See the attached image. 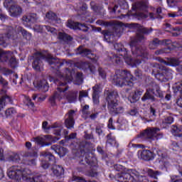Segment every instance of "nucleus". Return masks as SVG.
I'll list each match as a JSON object with an SVG mask.
<instances>
[{"mask_svg":"<svg viewBox=\"0 0 182 182\" xmlns=\"http://www.w3.org/2000/svg\"><path fill=\"white\" fill-rule=\"evenodd\" d=\"M127 25H129L128 27L131 29H136V31L138 32L134 37H131V41L129 42L131 52L133 56H135L136 58H133L129 55V50H127V49L124 48V46L121 43H115L114 48L117 52L119 53V55L124 59L127 64L132 66V68H137V66L140 65L141 62H143V59H147V57L149 56L147 49L140 46V43L146 41L144 35L146 36L150 35L154 29L153 28H149L143 27V26L136 23Z\"/></svg>","mask_w":182,"mask_h":182,"instance_id":"f257e3e1","label":"nucleus"},{"mask_svg":"<svg viewBox=\"0 0 182 182\" xmlns=\"http://www.w3.org/2000/svg\"><path fill=\"white\" fill-rule=\"evenodd\" d=\"M134 76L127 70H117L112 78V83L118 87L128 86L129 88H127V90L129 92L134 86V82L137 79H143V73L141 70L136 69L134 70Z\"/></svg>","mask_w":182,"mask_h":182,"instance_id":"f03ea898","label":"nucleus"},{"mask_svg":"<svg viewBox=\"0 0 182 182\" xmlns=\"http://www.w3.org/2000/svg\"><path fill=\"white\" fill-rule=\"evenodd\" d=\"M73 76H75V70L65 68L64 74L59 75L60 79L64 80V82H62L58 79L54 80V83L58 85V87H57V91L49 98L51 106H56V99L60 98V95L68 90L69 87L68 86V83L73 81Z\"/></svg>","mask_w":182,"mask_h":182,"instance_id":"7ed1b4c3","label":"nucleus"},{"mask_svg":"<svg viewBox=\"0 0 182 182\" xmlns=\"http://www.w3.org/2000/svg\"><path fill=\"white\" fill-rule=\"evenodd\" d=\"M31 174L32 171L21 165L12 166L7 171L8 177L16 181H21L23 179L26 180V182H35L34 176L32 178L28 177V176H31Z\"/></svg>","mask_w":182,"mask_h":182,"instance_id":"20e7f679","label":"nucleus"},{"mask_svg":"<svg viewBox=\"0 0 182 182\" xmlns=\"http://www.w3.org/2000/svg\"><path fill=\"white\" fill-rule=\"evenodd\" d=\"M145 83L146 86H151V87L146 89L145 94L141 98L142 102H146V100H151V102H154L156 100L154 96L160 97V99L164 98V94L163 93V91H161L160 85L156 84L151 77H146Z\"/></svg>","mask_w":182,"mask_h":182,"instance_id":"39448f33","label":"nucleus"},{"mask_svg":"<svg viewBox=\"0 0 182 182\" xmlns=\"http://www.w3.org/2000/svg\"><path fill=\"white\" fill-rule=\"evenodd\" d=\"M80 164H88L89 166H95L96 164V157L92 154V142L82 141L80 142Z\"/></svg>","mask_w":182,"mask_h":182,"instance_id":"423d86ee","label":"nucleus"},{"mask_svg":"<svg viewBox=\"0 0 182 182\" xmlns=\"http://www.w3.org/2000/svg\"><path fill=\"white\" fill-rule=\"evenodd\" d=\"M105 100L107 103V109L111 116L121 114L124 109L119 105V92L114 90H107Z\"/></svg>","mask_w":182,"mask_h":182,"instance_id":"0eeeda50","label":"nucleus"},{"mask_svg":"<svg viewBox=\"0 0 182 182\" xmlns=\"http://www.w3.org/2000/svg\"><path fill=\"white\" fill-rule=\"evenodd\" d=\"M117 182H149L146 176H140V173L136 169H129L128 173H118L115 176Z\"/></svg>","mask_w":182,"mask_h":182,"instance_id":"6e6552de","label":"nucleus"},{"mask_svg":"<svg viewBox=\"0 0 182 182\" xmlns=\"http://www.w3.org/2000/svg\"><path fill=\"white\" fill-rule=\"evenodd\" d=\"M159 132L160 128L147 127L137 134L136 139H141L143 141H146V140H152L155 137L156 140H159L163 139V134L159 133Z\"/></svg>","mask_w":182,"mask_h":182,"instance_id":"1a4fd4ad","label":"nucleus"},{"mask_svg":"<svg viewBox=\"0 0 182 182\" xmlns=\"http://www.w3.org/2000/svg\"><path fill=\"white\" fill-rule=\"evenodd\" d=\"M0 85L2 86L3 89L1 90V95H4L0 97V112L7 105H14V100L12 97L6 95L8 92L6 89L8 87V81L5 80L2 76L0 75Z\"/></svg>","mask_w":182,"mask_h":182,"instance_id":"9d476101","label":"nucleus"},{"mask_svg":"<svg viewBox=\"0 0 182 182\" xmlns=\"http://www.w3.org/2000/svg\"><path fill=\"white\" fill-rule=\"evenodd\" d=\"M152 73L159 82H168L173 79V70L169 68L160 67L156 71L153 70Z\"/></svg>","mask_w":182,"mask_h":182,"instance_id":"9b49d317","label":"nucleus"},{"mask_svg":"<svg viewBox=\"0 0 182 182\" xmlns=\"http://www.w3.org/2000/svg\"><path fill=\"white\" fill-rule=\"evenodd\" d=\"M41 157H43L41 161V166L44 170H48L50 166H53L56 163V158L49 151H42L41 153Z\"/></svg>","mask_w":182,"mask_h":182,"instance_id":"f8f14e48","label":"nucleus"},{"mask_svg":"<svg viewBox=\"0 0 182 182\" xmlns=\"http://www.w3.org/2000/svg\"><path fill=\"white\" fill-rule=\"evenodd\" d=\"M46 60L50 66H51V68L55 70H59V69H60V68H62L65 63H67V65H70L72 63H70L71 61H65V60H60V59L50 55H47Z\"/></svg>","mask_w":182,"mask_h":182,"instance_id":"ddd939ff","label":"nucleus"},{"mask_svg":"<svg viewBox=\"0 0 182 182\" xmlns=\"http://www.w3.org/2000/svg\"><path fill=\"white\" fill-rule=\"evenodd\" d=\"M44 138L48 142L43 141V139L42 138L36 137L35 139L36 143L39 144V146H41V147L52 146L53 143H56V141L60 140V137L53 136L52 135H45Z\"/></svg>","mask_w":182,"mask_h":182,"instance_id":"4468645a","label":"nucleus"},{"mask_svg":"<svg viewBox=\"0 0 182 182\" xmlns=\"http://www.w3.org/2000/svg\"><path fill=\"white\" fill-rule=\"evenodd\" d=\"M43 59H45L43 53L38 51L33 54L32 66L34 70H36L37 72L41 71V68H42V65H43V63L42 62V60Z\"/></svg>","mask_w":182,"mask_h":182,"instance_id":"2eb2a0df","label":"nucleus"},{"mask_svg":"<svg viewBox=\"0 0 182 182\" xmlns=\"http://www.w3.org/2000/svg\"><path fill=\"white\" fill-rule=\"evenodd\" d=\"M5 31V33L3 34L5 35L7 39L11 41H16V39H18V33L16 32V29L14 27L6 26Z\"/></svg>","mask_w":182,"mask_h":182,"instance_id":"dca6fc26","label":"nucleus"},{"mask_svg":"<svg viewBox=\"0 0 182 182\" xmlns=\"http://www.w3.org/2000/svg\"><path fill=\"white\" fill-rule=\"evenodd\" d=\"M68 27L74 31H82V32H89V28L85 23L79 22L68 23Z\"/></svg>","mask_w":182,"mask_h":182,"instance_id":"f3484780","label":"nucleus"},{"mask_svg":"<svg viewBox=\"0 0 182 182\" xmlns=\"http://www.w3.org/2000/svg\"><path fill=\"white\" fill-rule=\"evenodd\" d=\"M33 85L36 89H38L41 92L46 93L49 90V83L46 80H41L36 82H33Z\"/></svg>","mask_w":182,"mask_h":182,"instance_id":"a211bd4d","label":"nucleus"},{"mask_svg":"<svg viewBox=\"0 0 182 182\" xmlns=\"http://www.w3.org/2000/svg\"><path fill=\"white\" fill-rule=\"evenodd\" d=\"M100 85H95L92 87V102L94 105L100 103Z\"/></svg>","mask_w":182,"mask_h":182,"instance_id":"6ab92c4d","label":"nucleus"},{"mask_svg":"<svg viewBox=\"0 0 182 182\" xmlns=\"http://www.w3.org/2000/svg\"><path fill=\"white\" fill-rule=\"evenodd\" d=\"M141 159L144 160V161H151V160H154V157H156V154L154 152L149 150L144 149L140 153Z\"/></svg>","mask_w":182,"mask_h":182,"instance_id":"aec40b11","label":"nucleus"},{"mask_svg":"<svg viewBox=\"0 0 182 182\" xmlns=\"http://www.w3.org/2000/svg\"><path fill=\"white\" fill-rule=\"evenodd\" d=\"M23 24L26 23L28 26L35 23L38 21V15L36 14H31L27 16H23L22 18Z\"/></svg>","mask_w":182,"mask_h":182,"instance_id":"412c9836","label":"nucleus"},{"mask_svg":"<svg viewBox=\"0 0 182 182\" xmlns=\"http://www.w3.org/2000/svg\"><path fill=\"white\" fill-rule=\"evenodd\" d=\"M9 15L12 18H18L22 15V7L15 4L9 9Z\"/></svg>","mask_w":182,"mask_h":182,"instance_id":"4be33fe9","label":"nucleus"},{"mask_svg":"<svg viewBox=\"0 0 182 182\" xmlns=\"http://www.w3.org/2000/svg\"><path fill=\"white\" fill-rule=\"evenodd\" d=\"M133 11H143V12H149V4L145 1H139L132 5Z\"/></svg>","mask_w":182,"mask_h":182,"instance_id":"5701e85b","label":"nucleus"},{"mask_svg":"<svg viewBox=\"0 0 182 182\" xmlns=\"http://www.w3.org/2000/svg\"><path fill=\"white\" fill-rule=\"evenodd\" d=\"M51 150H53L60 157H65L68 154V149L60 146V145L54 144L51 146Z\"/></svg>","mask_w":182,"mask_h":182,"instance_id":"b1692460","label":"nucleus"},{"mask_svg":"<svg viewBox=\"0 0 182 182\" xmlns=\"http://www.w3.org/2000/svg\"><path fill=\"white\" fill-rule=\"evenodd\" d=\"M80 68L86 72V70H90V73L95 75L96 73V67L91 63L82 62L80 63Z\"/></svg>","mask_w":182,"mask_h":182,"instance_id":"393cba45","label":"nucleus"},{"mask_svg":"<svg viewBox=\"0 0 182 182\" xmlns=\"http://www.w3.org/2000/svg\"><path fill=\"white\" fill-rule=\"evenodd\" d=\"M75 55H80L83 58L92 55V50L88 48H85L83 46H80L75 50Z\"/></svg>","mask_w":182,"mask_h":182,"instance_id":"a878e982","label":"nucleus"},{"mask_svg":"<svg viewBox=\"0 0 182 182\" xmlns=\"http://www.w3.org/2000/svg\"><path fill=\"white\" fill-rule=\"evenodd\" d=\"M7 55L9 60L6 61L9 63V65L11 67L12 69L18 68V60L15 56H12V53L11 51H7Z\"/></svg>","mask_w":182,"mask_h":182,"instance_id":"bb28decb","label":"nucleus"},{"mask_svg":"<svg viewBox=\"0 0 182 182\" xmlns=\"http://www.w3.org/2000/svg\"><path fill=\"white\" fill-rule=\"evenodd\" d=\"M53 174L60 178L65 174V169L60 165H55L52 168Z\"/></svg>","mask_w":182,"mask_h":182,"instance_id":"cd10ccee","label":"nucleus"},{"mask_svg":"<svg viewBox=\"0 0 182 182\" xmlns=\"http://www.w3.org/2000/svg\"><path fill=\"white\" fill-rule=\"evenodd\" d=\"M110 60L117 66H121V65H123V58H122V57H119L117 54H114L110 57Z\"/></svg>","mask_w":182,"mask_h":182,"instance_id":"c85d7f7f","label":"nucleus"},{"mask_svg":"<svg viewBox=\"0 0 182 182\" xmlns=\"http://www.w3.org/2000/svg\"><path fill=\"white\" fill-rule=\"evenodd\" d=\"M58 38L60 41H63L64 42H72L73 38L66 33L60 32L58 33Z\"/></svg>","mask_w":182,"mask_h":182,"instance_id":"c756f323","label":"nucleus"},{"mask_svg":"<svg viewBox=\"0 0 182 182\" xmlns=\"http://www.w3.org/2000/svg\"><path fill=\"white\" fill-rule=\"evenodd\" d=\"M77 99V91H70L67 95V100L70 103H73Z\"/></svg>","mask_w":182,"mask_h":182,"instance_id":"7c9ffc66","label":"nucleus"},{"mask_svg":"<svg viewBox=\"0 0 182 182\" xmlns=\"http://www.w3.org/2000/svg\"><path fill=\"white\" fill-rule=\"evenodd\" d=\"M161 45V41L157 38H154L149 43V49H156L157 46Z\"/></svg>","mask_w":182,"mask_h":182,"instance_id":"2f4dec72","label":"nucleus"},{"mask_svg":"<svg viewBox=\"0 0 182 182\" xmlns=\"http://www.w3.org/2000/svg\"><path fill=\"white\" fill-rule=\"evenodd\" d=\"M116 144V137L112 135V134H108L107 135L106 146H113Z\"/></svg>","mask_w":182,"mask_h":182,"instance_id":"473e14b6","label":"nucleus"},{"mask_svg":"<svg viewBox=\"0 0 182 182\" xmlns=\"http://www.w3.org/2000/svg\"><path fill=\"white\" fill-rule=\"evenodd\" d=\"M171 50H173V48H171V46H170L168 47L157 50L156 51H155V55H164V53H171Z\"/></svg>","mask_w":182,"mask_h":182,"instance_id":"72a5a7b5","label":"nucleus"},{"mask_svg":"<svg viewBox=\"0 0 182 182\" xmlns=\"http://www.w3.org/2000/svg\"><path fill=\"white\" fill-rule=\"evenodd\" d=\"M166 66H178L180 65V62L176 58H166Z\"/></svg>","mask_w":182,"mask_h":182,"instance_id":"f704fd0d","label":"nucleus"},{"mask_svg":"<svg viewBox=\"0 0 182 182\" xmlns=\"http://www.w3.org/2000/svg\"><path fill=\"white\" fill-rule=\"evenodd\" d=\"M9 60V57L8 56V51L0 49V62L4 63V62H7Z\"/></svg>","mask_w":182,"mask_h":182,"instance_id":"c9c22d12","label":"nucleus"},{"mask_svg":"<svg viewBox=\"0 0 182 182\" xmlns=\"http://www.w3.org/2000/svg\"><path fill=\"white\" fill-rule=\"evenodd\" d=\"M8 160L14 163H19V161H21V156L16 153H13L8 157Z\"/></svg>","mask_w":182,"mask_h":182,"instance_id":"e433bc0d","label":"nucleus"},{"mask_svg":"<svg viewBox=\"0 0 182 182\" xmlns=\"http://www.w3.org/2000/svg\"><path fill=\"white\" fill-rule=\"evenodd\" d=\"M14 114H16V109L14 107L8 108L5 111V116L7 119L9 117H13Z\"/></svg>","mask_w":182,"mask_h":182,"instance_id":"4c0bfd02","label":"nucleus"},{"mask_svg":"<svg viewBox=\"0 0 182 182\" xmlns=\"http://www.w3.org/2000/svg\"><path fill=\"white\" fill-rule=\"evenodd\" d=\"M159 156L161 157V160H159V163H163V166H161V170H164V168H167V164L168 162L167 161H164V159H166V157H167V154H159Z\"/></svg>","mask_w":182,"mask_h":182,"instance_id":"58836bf2","label":"nucleus"},{"mask_svg":"<svg viewBox=\"0 0 182 182\" xmlns=\"http://www.w3.org/2000/svg\"><path fill=\"white\" fill-rule=\"evenodd\" d=\"M65 126L67 129H73V127L75 126V119L67 118L65 120Z\"/></svg>","mask_w":182,"mask_h":182,"instance_id":"ea45409f","label":"nucleus"},{"mask_svg":"<svg viewBox=\"0 0 182 182\" xmlns=\"http://www.w3.org/2000/svg\"><path fill=\"white\" fill-rule=\"evenodd\" d=\"M23 164H25L26 166H31L32 167H35V166H36V159H23Z\"/></svg>","mask_w":182,"mask_h":182,"instance_id":"a19ab883","label":"nucleus"},{"mask_svg":"<svg viewBox=\"0 0 182 182\" xmlns=\"http://www.w3.org/2000/svg\"><path fill=\"white\" fill-rule=\"evenodd\" d=\"M9 41L6 36L4 33L0 34V46H3V48H6L7 44L6 42Z\"/></svg>","mask_w":182,"mask_h":182,"instance_id":"79ce46f5","label":"nucleus"},{"mask_svg":"<svg viewBox=\"0 0 182 182\" xmlns=\"http://www.w3.org/2000/svg\"><path fill=\"white\" fill-rule=\"evenodd\" d=\"M21 33L22 34V36L26 41H31L32 38V34H31L29 32L26 31V30L21 28Z\"/></svg>","mask_w":182,"mask_h":182,"instance_id":"37998d69","label":"nucleus"},{"mask_svg":"<svg viewBox=\"0 0 182 182\" xmlns=\"http://www.w3.org/2000/svg\"><path fill=\"white\" fill-rule=\"evenodd\" d=\"M133 141H134V139H132L128 144L127 147L129 149H142L144 147L143 144H133Z\"/></svg>","mask_w":182,"mask_h":182,"instance_id":"c03bdc74","label":"nucleus"},{"mask_svg":"<svg viewBox=\"0 0 182 182\" xmlns=\"http://www.w3.org/2000/svg\"><path fill=\"white\" fill-rule=\"evenodd\" d=\"M14 5V0H4V8H6V9H9H9L12 8Z\"/></svg>","mask_w":182,"mask_h":182,"instance_id":"a18cd8bd","label":"nucleus"},{"mask_svg":"<svg viewBox=\"0 0 182 182\" xmlns=\"http://www.w3.org/2000/svg\"><path fill=\"white\" fill-rule=\"evenodd\" d=\"M23 157H38V152L33 151H26L23 154Z\"/></svg>","mask_w":182,"mask_h":182,"instance_id":"49530a36","label":"nucleus"},{"mask_svg":"<svg viewBox=\"0 0 182 182\" xmlns=\"http://www.w3.org/2000/svg\"><path fill=\"white\" fill-rule=\"evenodd\" d=\"M46 17L50 21H56L58 19V16L53 12L47 13Z\"/></svg>","mask_w":182,"mask_h":182,"instance_id":"de8ad7c7","label":"nucleus"},{"mask_svg":"<svg viewBox=\"0 0 182 182\" xmlns=\"http://www.w3.org/2000/svg\"><path fill=\"white\" fill-rule=\"evenodd\" d=\"M148 174L150 177H151L152 178H154L155 180H157V176H159L160 174V172L158 171H153L151 169L149 170Z\"/></svg>","mask_w":182,"mask_h":182,"instance_id":"09e8293b","label":"nucleus"},{"mask_svg":"<svg viewBox=\"0 0 182 182\" xmlns=\"http://www.w3.org/2000/svg\"><path fill=\"white\" fill-rule=\"evenodd\" d=\"M42 29H45L47 32H50V33H53V35L56 33V28L49 26H42Z\"/></svg>","mask_w":182,"mask_h":182,"instance_id":"8fccbe9b","label":"nucleus"},{"mask_svg":"<svg viewBox=\"0 0 182 182\" xmlns=\"http://www.w3.org/2000/svg\"><path fill=\"white\" fill-rule=\"evenodd\" d=\"M80 12L84 16H86V14H87V4H83L82 6L80 8Z\"/></svg>","mask_w":182,"mask_h":182,"instance_id":"3c124183","label":"nucleus"},{"mask_svg":"<svg viewBox=\"0 0 182 182\" xmlns=\"http://www.w3.org/2000/svg\"><path fill=\"white\" fill-rule=\"evenodd\" d=\"M171 47L173 50H174V49H180V48H182L181 43H180V41L172 42Z\"/></svg>","mask_w":182,"mask_h":182,"instance_id":"603ef678","label":"nucleus"},{"mask_svg":"<svg viewBox=\"0 0 182 182\" xmlns=\"http://www.w3.org/2000/svg\"><path fill=\"white\" fill-rule=\"evenodd\" d=\"M102 34L104 35V38L106 39V41L110 39V37L112 36V32H110L109 30H103L102 31Z\"/></svg>","mask_w":182,"mask_h":182,"instance_id":"864d4df0","label":"nucleus"},{"mask_svg":"<svg viewBox=\"0 0 182 182\" xmlns=\"http://www.w3.org/2000/svg\"><path fill=\"white\" fill-rule=\"evenodd\" d=\"M88 176L89 177H97V176H99L97 169L92 168L90 171H88Z\"/></svg>","mask_w":182,"mask_h":182,"instance_id":"5fc2aeb1","label":"nucleus"},{"mask_svg":"<svg viewBox=\"0 0 182 182\" xmlns=\"http://www.w3.org/2000/svg\"><path fill=\"white\" fill-rule=\"evenodd\" d=\"M26 106H28V107H35V103L32 102V100L29 97H27L26 99V102H25Z\"/></svg>","mask_w":182,"mask_h":182,"instance_id":"6e6d98bb","label":"nucleus"},{"mask_svg":"<svg viewBox=\"0 0 182 182\" xmlns=\"http://www.w3.org/2000/svg\"><path fill=\"white\" fill-rule=\"evenodd\" d=\"M98 73H99V75L100 76V77H102V79H106V77H107L106 71H105V70H103V68H99Z\"/></svg>","mask_w":182,"mask_h":182,"instance_id":"4d7b16f0","label":"nucleus"},{"mask_svg":"<svg viewBox=\"0 0 182 182\" xmlns=\"http://www.w3.org/2000/svg\"><path fill=\"white\" fill-rule=\"evenodd\" d=\"M114 169L116 170V171H124V166H123V165H120V164H115V165H114Z\"/></svg>","mask_w":182,"mask_h":182,"instance_id":"13d9d810","label":"nucleus"},{"mask_svg":"<svg viewBox=\"0 0 182 182\" xmlns=\"http://www.w3.org/2000/svg\"><path fill=\"white\" fill-rule=\"evenodd\" d=\"M130 116H137L139 114V110L136 108L132 109L129 111Z\"/></svg>","mask_w":182,"mask_h":182,"instance_id":"bf43d9fd","label":"nucleus"},{"mask_svg":"<svg viewBox=\"0 0 182 182\" xmlns=\"http://www.w3.org/2000/svg\"><path fill=\"white\" fill-rule=\"evenodd\" d=\"M139 99H140V97H139L135 92L134 94L132 95L131 100H130V102L131 103H136V102H137L139 100Z\"/></svg>","mask_w":182,"mask_h":182,"instance_id":"052dcab7","label":"nucleus"},{"mask_svg":"<svg viewBox=\"0 0 182 182\" xmlns=\"http://www.w3.org/2000/svg\"><path fill=\"white\" fill-rule=\"evenodd\" d=\"M173 41L170 39H164L161 40V45L166 46V45H172Z\"/></svg>","mask_w":182,"mask_h":182,"instance_id":"680f3d73","label":"nucleus"},{"mask_svg":"<svg viewBox=\"0 0 182 182\" xmlns=\"http://www.w3.org/2000/svg\"><path fill=\"white\" fill-rule=\"evenodd\" d=\"M107 127H108V129H110V130H114V129H116L113 125V118H109L108 121Z\"/></svg>","mask_w":182,"mask_h":182,"instance_id":"e2e57ef3","label":"nucleus"},{"mask_svg":"<svg viewBox=\"0 0 182 182\" xmlns=\"http://www.w3.org/2000/svg\"><path fill=\"white\" fill-rule=\"evenodd\" d=\"M95 133H97L98 136H103V129H102V127L97 126L95 128Z\"/></svg>","mask_w":182,"mask_h":182,"instance_id":"0e129e2a","label":"nucleus"},{"mask_svg":"<svg viewBox=\"0 0 182 182\" xmlns=\"http://www.w3.org/2000/svg\"><path fill=\"white\" fill-rule=\"evenodd\" d=\"M48 122L45 121L42 124V129L44 130V132H48V130H50V127H48Z\"/></svg>","mask_w":182,"mask_h":182,"instance_id":"69168bd1","label":"nucleus"},{"mask_svg":"<svg viewBox=\"0 0 182 182\" xmlns=\"http://www.w3.org/2000/svg\"><path fill=\"white\" fill-rule=\"evenodd\" d=\"M103 146H97V153H99V154H101V156H105V149H103Z\"/></svg>","mask_w":182,"mask_h":182,"instance_id":"338daca9","label":"nucleus"},{"mask_svg":"<svg viewBox=\"0 0 182 182\" xmlns=\"http://www.w3.org/2000/svg\"><path fill=\"white\" fill-rule=\"evenodd\" d=\"M35 182H43L42 181V175L39 174L36 176H34Z\"/></svg>","mask_w":182,"mask_h":182,"instance_id":"774afa93","label":"nucleus"}]
</instances>
